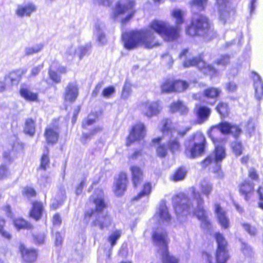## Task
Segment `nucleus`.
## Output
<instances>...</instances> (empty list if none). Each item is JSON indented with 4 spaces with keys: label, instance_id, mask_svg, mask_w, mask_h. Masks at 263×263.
I'll return each mask as SVG.
<instances>
[{
    "label": "nucleus",
    "instance_id": "nucleus-44",
    "mask_svg": "<svg viewBox=\"0 0 263 263\" xmlns=\"http://www.w3.org/2000/svg\"><path fill=\"white\" fill-rule=\"evenodd\" d=\"M122 39L125 48L128 50L132 49V31H123Z\"/></svg>",
    "mask_w": 263,
    "mask_h": 263
},
{
    "label": "nucleus",
    "instance_id": "nucleus-28",
    "mask_svg": "<svg viewBox=\"0 0 263 263\" xmlns=\"http://www.w3.org/2000/svg\"><path fill=\"white\" fill-rule=\"evenodd\" d=\"M222 94V90L220 88L210 86L205 88L202 95L203 97L208 99L217 100Z\"/></svg>",
    "mask_w": 263,
    "mask_h": 263
},
{
    "label": "nucleus",
    "instance_id": "nucleus-42",
    "mask_svg": "<svg viewBox=\"0 0 263 263\" xmlns=\"http://www.w3.org/2000/svg\"><path fill=\"white\" fill-rule=\"evenodd\" d=\"M16 146H18L20 148H22V146L20 145L18 143L14 144L13 146H12V149L5 151L3 153V158L5 160V161L11 162L13 160V158L15 155V152L17 151L16 148Z\"/></svg>",
    "mask_w": 263,
    "mask_h": 263
},
{
    "label": "nucleus",
    "instance_id": "nucleus-46",
    "mask_svg": "<svg viewBox=\"0 0 263 263\" xmlns=\"http://www.w3.org/2000/svg\"><path fill=\"white\" fill-rule=\"evenodd\" d=\"M77 49L73 45L68 46L64 53V57L68 60H72L77 54Z\"/></svg>",
    "mask_w": 263,
    "mask_h": 263
},
{
    "label": "nucleus",
    "instance_id": "nucleus-30",
    "mask_svg": "<svg viewBox=\"0 0 263 263\" xmlns=\"http://www.w3.org/2000/svg\"><path fill=\"white\" fill-rule=\"evenodd\" d=\"M187 174V170L183 166L177 167L170 176V180L173 182H178L184 179Z\"/></svg>",
    "mask_w": 263,
    "mask_h": 263
},
{
    "label": "nucleus",
    "instance_id": "nucleus-23",
    "mask_svg": "<svg viewBox=\"0 0 263 263\" xmlns=\"http://www.w3.org/2000/svg\"><path fill=\"white\" fill-rule=\"evenodd\" d=\"M225 143L226 140L221 142L214 144L215 145L213 150L214 158L216 162H221L226 157Z\"/></svg>",
    "mask_w": 263,
    "mask_h": 263
},
{
    "label": "nucleus",
    "instance_id": "nucleus-52",
    "mask_svg": "<svg viewBox=\"0 0 263 263\" xmlns=\"http://www.w3.org/2000/svg\"><path fill=\"white\" fill-rule=\"evenodd\" d=\"M24 130L26 134L30 136L34 135L35 132V126L34 121L32 119H28L26 120Z\"/></svg>",
    "mask_w": 263,
    "mask_h": 263
},
{
    "label": "nucleus",
    "instance_id": "nucleus-17",
    "mask_svg": "<svg viewBox=\"0 0 263 263\" xmlns=\"http://www.w3.org/2000/svg\"><path fill=\"white\" fill-rule=\"evenodd\" d=\"M127 175L124 173H121L116 179L114 183V192L117 196H122L126 189Z\"/></svg>",
    "mask_w": 263,
    "mask_h": 263
},
{
    "label": "nucleus",
    "instance_id": "nucleus-19",
    "mask_svg": "<svg viewBox=\"0 0 263 263\" xmlns=\"http://www.w3.org/2000/svg\"><path fill=\"white\" fill-rule=\"evenodd\" d=\"M146 134V127L142 122H138L133 125V142L143 140Z\"/></svg>",
    "mask_w": 263,
    "mask_h": 263
},
{
    "label": "nucleus",
    "instance_id": "nucleus-1",
    "mask_svg": "<svg viewBox=\"0 0 263 263\" xmlns=\"http://www.w3.org/2000/svg\"><path fill=\"white\" fill-rule=\"evenodd\" d=\"M171 16L175 18V26L170 25L165 21L154 20L146 28L138 31H133V49L143 46L146 48H153L160 45L159 41L155 33L163 38L166 42H172L180 36V25L184 22L183 13L180 9H174Z\"/></svg>",
    "mask_w": 263,
    "mask_h": 263
},
{
    "label": "nucleus",
    "instance_id": "nucleus-51",
    "mask_svg": "<svg viewBox=\"0 0 263 263\" xmlns=\"http://www.w3.org/2000/svg\"><path fill=\"white\" fill-rule=\"evenodd\" d=\"M159 216L162 220L168 221L171 219V215L168 213V208L165 205L160 207L159 211Z\"/></svg>",
    "mask_w": 263,
    "mask_h": 263
},
{
    "label": "nucleus",
    "instance_id": "nucleus-9",
    "mask_svg": "<svg viewBox=\"0 0 263 263\" xmlns=\"http://www.w3.org/2000/svg\"><path fill=\"white\" fill-rule=\"evenodd\" d=\"M192 207V202L186 194L182 193L175 196L174 209L176 213L178 214L186 213V214H190Z\"/></svg>",
    "mask_w": 263,
    "mask_h": 263
},
{
    "label": "nucleus",
    "instance_id": "nucleus-5",
    "mask_svg": "<svg viewBox=\"0 0 263 263\" xmlns=\"http://www.w3.org/2000/svg\"><path fill=\"white\" fill-rule=\"evenodd\" d=\"M185 31L187 35L192 37L207 36L214 33L209 19L203 15L192 20Z\"/></svg>",
    "mask_w": 263,
    "mask_h": 263
},
{
    "label": "nucleus",
    "instance_id": "nucleus-56",
    "mask_svg": "<svg viewBox=\"0 0 263 263\" xmlns=\"http://www.w3.org/2000/svg\"><path fill=\"white\" fill-rule=\"evenodd\" d=\"M256 193L258 196L259 201L258 206L261 209L263 210V186L259 185L256 190Z\"/></svg>",
    "mask_w": 263,
    "mask_h": 263
},
{
    "label": "nucleus",
    "instance_id": "nucleus-64",
    "mask_svg": "<svg viewBox=\"0 0 263 263\" xmlns=\"http://www.w3.org/2000/svg\"><path fill=\"white\" fill-rule=\"evenodd\" d=\"M23 194L27 198H30L35 196L36 195V192L33 188L27 187L24 189Z\"/></svg>",
    "mask_w": 263,
    "mask_h": 263
},
{
    "label": "nucleus",
    "instance_id": "nucleus-24",
    "mask_svg": "<svg viewBox=\"0 0 263 263\" xmlns=\"http://www.w3.org/2000/svg\"><path fill=\"white\" fill-rule=\"evenodd\" d=\"M214 109L222 119L229 117L231 113L229 104L223 101H219L215 106Z\"/></svg>",
    "mask_w": 263,
    "mask_h": 263
},
{
    "label": "nucleus",
    "instance_id": "nucleus-43",
    "mask_svg": "<svg viewBox=\"0 0 263 263\" xmlns=\"http://www.w3.org/2000/svg\"><path fill=\"white\" fill-rule=\"evenodd\" d=\"M172 78H167L160 85L161 91L163 93H172Z\"/></svg>",
    "mask_w": 263,
    "mask_h": 263
},
{
    "label": "nucleus",
    "instance_id": "nucleus-3",
    "mask_svg": "<svg viewBox=\"0 0 263 263\" xmlns=\"http://www.w3.org/2000/svg\"><path fill=\"white\" fill-rule=\"evenodd\" d=\"M208 142L204 134L200 130L193 133L184 144V154L190 159L202 156L206 152Z\"/></svg>",
    "mask_w": 263,
    "mask_h": 263
},
{
    "label": "nucleus",
    "instance_id": "nucleus-62",
    "mask_svg": "<svg viewBox=\"0 0 263 263\" xmlns=\"http://www.w3.org/2000/svg\"><path fill=\"white\" fill-rule=\"evenodd\" d=\"M49 76L50 78L55 83H59L61 81V77L57 72H55L54 71L51 70V69H49Z\"/></svg>",
    "mask_w": 263,
    "mask_h": 263
},
{
    "label": "nucleus",
    "instance_id": "nucleus-15",
    "mask_svg": "<svg viewBox=\"0 0 263 263\" xmlns=\"http://www.w3.org/2000/svg\"><path fill=\"white\" fill-rule=\"evenodd\" d=\"M141 105L144 110V115L148 118L158 115L161 110L160 103L158 101H146L142 103Z\"/></svg>",
    "mask_w": 263,
    "mask_h": 263
},
{
    "label": "nucleus",
    "instance_id": "nucleus-41",
    "mask_svg": "<svg viewBox=\"0 0 263 263\" xmlns=\"http://www.w3.org/2000/svg\"><path fill=\"white\" fill-rule=\"evenodd\" d=\"M230 147L233 153L236 156H239L242 154L243 147L242 143L240 141H234L231 142Z\"/></svg>",
    "mask_w": 263,
    "mask_h": 263
},
{
    "label": "nucleus",
    "instance_id": "nucleus-59",
    "mask_svg": "<svg viewBox=\"0 0 263 263\" xmlns=\"http://www.w3.org/2000/svg\"><path fill=\"white\" fill-rule=\"evenodd\" d=\"M96 119V116L93 114H89L87 119L83 122L82 126L84 128H87L88 126L92 124Z\"/></svg>",
    "mask_w": 263,
    "mask_h": 263
},
{
    "label": "nucleus",
    "instance_id": "nucleus-29",
    "mask_svg": "<svg viewBox=\"0 0 263 263\" xmlns=\"http://www.w3.org/2000/svg\"><path fill=\"white\" fill-rule=\"evenodd\" d=\"M172 92L180 93L184 91L189 87L185 81L172 78Z\"/></svg>",
    "mask_w": 263,
    "mask_h": 263
},
{
    "label": "nucleus",
    "instance_id": "nucleus-8",
    "mask_svg": "<svg viewBox=\"0 0 263 263\" xmlns=\"http://www.w3.org/2000/svg\"><path fill=\"white\" fill-rule=\"evenodd\" d=\"M214 238L217 244L215 253L216 262V263H226L229 258L228 242L224 236L220 232H216Z\"/></svg>",
    "mask_w": 263,
    "mask_h": 263
},
{
    "label": "nucleus",
    "instance_id": "nucleus-20",
    "mask_svg": "<svg viewBox=\"0 0 263 263\" xmlns=\"http://www.w3.org/2000/svg\"><path fill=\"white\" fill-rule=\"evenodd\" d=\"M168 108L170 112L174 114L178 112L180 115L182 116L186 115L189 111L187 106L183 101L180 100L172 102Z\"/></svg>",
    "mask_w": 263,
    "mask_h": 263
},
{
    "label": "nucleus",
    "instance_id": "nucleus-47",
    "mask_svg": "<svg viewBox=\"0 0 263 263\" xmlns=\"http://www.w3.org/2000/svg\"><path fill=\"white\" fill-rule=\"evenodd\" d=\"M230 58L228 54H222L214 61V64L217 66H226L230 63Z\"/></svg>",
    "mask_w": 263,
    "mask_h": 263
},
{
    "label": "nucleus",
    "instance_id": "nucleus-34",
    "mask_svg": "<svg viewBox=\"0 0 263 263\" xmlns=\"http://www.w3.org/2000/svg\"><path fill=\"white\" fill-rule=\"evenodd\" d=\"M174 130L173 122L171 118H166L161 120L160 131L163 134L171 133Z\"/></svg>",
    "mask_w": 263,
    "mask_h": 263
},
{
    "label": "nucleus",
    "instance_id": "nucleus-22",
    "mask_svg": "<svg viewBox=\"0 0 263 263\" xmlns=\"http://www.w3.org/2000/svg\"><path fill=\"white\" fill-rule=\"evenodd\" d=\"M78 94V87L76 82L69 83L65 88V100L72 102L76 100Z\"/></svg>",
    "mask_w": 263,
    "mask_h": 263
},
{
    "label": "nucleus",
    "instance_id": "nucleus-10",
    "mask_svg": "<svg viewBox=\"0 0 263 263\" xmlns=\"http://www.w3.org/2000/svg\"><path fill=\"white\" fill-rule=\"evenodd\" d=\"M193 113L196 117V123L202 124L209 119L212 109L203 102H200L195 104Z\"/></svg>",
    "mask_w": 263,
    "mask_h": 263
},
{
    "label": "nucleus",
    "instance_id": "nucleus-38",
    "mask_svg": "<svg viewBox=\"0 0 263 263\" xmlns=\"http://www.w3.org/2000/svg\"><path fill=\"white\" fill-rule=\"evenodd\" d=\"M44 46L43 43H39L31 46L26 47L24 49L25 55L29 56L37 53L43 49Z\"/></svg>",
    "mask_w": 263,
    "mask_h": 263
},
{
    "label": "nucleus",
    "instance_id": "nucleus-37",
    "mask_svg": "<svg viewBox=\"0 0 263 263\" xmlns=\"http://www.w3.org/2000/svg\"><path fill=\"white\" fill-rule=\"evenodd\" d=\"M143 176V172L139 167L133 166V183L135 187L141 183Z\"/></svg>",
    "mask_w": 263,
    "mask_h": 263
},
{
    "label": "nucleus",
    "instance_id": "nucleus-50",
    "mask_svg": "<svg viewBox=\"0 0 263 263\" xmlns=\"http://www.w3.org/2000/svg\"><path fill=\"white\" fill-rule=\"evenodd\" d=\"M102 131V128L100 126L95 127L89 133H84L82 137V141L86 142L88 139H90L92 137L94 136L97 134L100 133Z\"/></svg>",
    "mask_w": 263,
    "mask_h": 263
},
{
    "label": "nucleus",
    "instance_id": "nucleus-39",
    "mask_svg": "<svg viewBox=\"0 0 263 263\" xmlns=\"http://www.w3.org/2000/svg\"><path fill=\"white\" fill-rule=\"evenodd\" d=\"M20 94L22 97L28 101H34L37 99V95L36 93L32 92L26 87H22L20 89Z\"/></svg>",
    "mask_w": 263,
    "mask_h": 263
},
{
    "label": "nucleus",
    "instance_id": "nucleus-7",
    "mask_svg": "<svg viewBox=\"0 0 263 263\" xmlns=\"http://www.w3.org/2000/svg\"><path fill=\"white\" fill-rule=\"evenodd\" d=\"M192 195L196 200L197 206L192 210V214L200 221L201 226L204 229H210L212 223L209 219L207 210L205 209L203 199L194 187L192 189Z\"/></svg>",
    "mask_w": 263,
    "mask_h": 263
},
{
    "label": "nucleus",
    "instance_id": "nucleus-14",
    "mask_svg": "<svg viewBox=\"0 0 263 263\" xmlns=\"http://www.w3.org/2000/svg\"><path fill=\"white\" fill-rule=\"evenodd\" d=\"M238 191L245 199L249 200L255 192V184L249 180H244L238 185Z\"/></svg>",
    "mask_w": 263,
    "mask_h": 263
},
{
    "label": "nucleus",
    "instance_id": "nucleus-26",
    "mask_svg": "<svg viewBox=\"0 0 263 263\" xmlns=\"http://www.w3.org/2000/svg\"><path fill=\"white\" fill-rule=\"evenodd\" d=\"M20 250L21 252L23 260L27 262L34 261L37 257L36 250L33 249H28L24 245H20Z\"/></svg>",
    "mask_w": 263,
    "mask_h": 263
},
{
    "label": "nucleus",
    "instance_id": "nucleus-33",
    "mask_svg": "<svg viewBox=\"0 0 263 263\" xmlns=\"http://www.w3.org/2000/svg\"><path fill=\"white\" fill-rule=\"evenodd\" d=\"M43 204L40 202L32 203V208L30 212V216L36 220L40 219L43 212Z\"/></svg>",
    "mask_w": 263,
    "mask_h": 263
},
{
    "label": "nucleus",
    "instance_id": "nucleus-36",
    "mask_svg": "<svg viewBox=\"0 0 263 263\" xmlns=\"http://www.w3.org/2000/svg\"><path fill=\"white\" fill-rule=\"evenodd\" d=\"M104 25L103 24H97L95 26L94 33L97 37V41L100 45H104L106 43L105 35L103 32Z\"/></svg>",
    "mask_w": 263,
    "mask_h": 263
},
{
    "label": "nucleus",
    "instance_id": "nucleus-21",
    "mask_svg": "<svg viewBox=\"0 0 263 263\" xmlns=\"http://www.w3.org/2000/svg\"><path fill=\"white\" fill-rule=\"evenodd\" d=\"M214 212L221 226L224 229L228 228L229 224V219L227 217L226 212L219 203H216L214 204Z\"/></svg>",
    "mask_w": 263,
    "mask_h": 263
},
{
    "label": "nucleus",
    "instance_id": "nucleus-60",
    "mask_svg": "<svg viewBox=\"0 0 263 263\" xmlns=\"http://www.w3.org/2000/svg\"><path fill=\"white\" fill-rule=\"evenodd\" d=\"M115 92V87L111 86L104 88L102 92V95L103 97L107 98L110 97Z\"/></svg>",
    "mask_w": 263,
    "mask_h": 263
},
{
    "label": "nucleus",
    "instance_id": "nucleus-35",
    "mask_svg": "<svg viewBox=\"0 0 263 263\" xmlns=\"http://www.w3.org/2000/svg\"><path fill=\"white\" fill-rule=\"evenodd\" d=\"M152 191V185L149 182H145L142 185L141 190L134 197L133 201H138L142 198L148 196Z\"/></svg>",
    "mask_w": 263,
    "mask_h": 263
},
{
    "label": "nucleus",
    "instance_id": "nucleus-32",
    "mask_svg": "<svg viewBox=\"0 0 263 263\" xmlns=\"http://www.w3.org/2000/svg\"><path fill=\"white\" fill-rule=\"evenodd\" d=\"M45 135L48 143L53 144L57 142L59 133L57 128L48 127L46 128Z\"/></svg>",
    "mask_w": 263,
    "mask_h": 263
},
{
    "label": "nucleus",
    "instance_id": "nucleus-12",
    "mask_svg": "<svg viewBox=\"0 0 263 263\" xmlns=\"http://www.w3.org/2000/svg\"><path fill=\"white\" fill-rule=\"evenodd\" d=\"M131 0H119L116 3L114 9V19H117L120 15H123L132 12Z\"/></svg>",
    "mask_w": 263,
    "mask_h": 263
},
{
    "label": "nucleus",
    "instance_id": "nucleus-18",
    "mask_svg": "<svg viewBox=\"0 0 263 263\" xmlns=\"http://www.w3.org/2000/svg\"><path fill=\"white\" fill-rule=\"evenodd\" d=\"M252 79L254 97L257 101H260L263 99V82L260 77L255 72H252Z\"/></svg>",
    "mask_w": 263,
    "mask_h": 263
},
{
    "label": "nucleus",
    "instance_id": "nucleus-63",
    "mask_svg": "<svg viewBox=\"0 0 263 263\" xmlns=\"http://www.w3.org/2000/svg\"><path fill=\"white\" fill-rule=\"evenodd\" d=\"M43 63L33 66L31 69V76L35 77L37 76L43 69Z\"/></svg>",
    "mask_w": 263,
    "mask_h": 263
},
{
    "label": "nucleus",
    "instance_id": "nucleus-2",
    "mask_svg": "<svg viewBox=\"0 0 263 263\" xmlns=\"http://www.w3.org/2000/svg\"><path fill=\"white\" fill-rule=\"evenodd\" d=\"M95 204V209L87 211L85 214L86 219H92V224L103 230L111 224V217L104 211L106 205L104 202L103 193L101 190H97L91 197Z\"/></svg>",
    "mask_w": 263,
    "mask_h": 263
},
{
    "label": "nucleus",
    "instance_id": "nucleus-27",
    "mask_svg": "<svg viewBox=\"0 0 263 263\" xmlns=\"http://www.w3.org/2000/svg\"><path fill=\"white\" fill-rule=\"evenodd\" d=\"M36 10L35 5L32 3H28L25 5H19L15 11L16 14L20 17L29 16Z\"/></svg>",
    "mask_w": 263,
    "mask_h": 263
},
{
    "label": "nucleus",
    "instance_id": "nucleus-45",
    "mask_svg": "<svg viewBox=\"0 0 263 263\" xmlns=\"http://www.w3.org/2000/svg\"><path fill=\"white\" fill-rule=\"evenodd\" d=\"M14 226L17 229H31L32 228V226L22 218L16 219L13 221Z\"/></svg>",
    "mask_w": 263,
    "mask_h": 263
},
{
    "label": "nucleus",
    "instance_id": "nucleus-48",
    "mask_svg": "<svg viewBox=\"0 0 263 263\" xmlns=\"http://www.w3.org/2000/svg\"><path fill=\"white\" fill-rule=\"evenodd\" d=\"M121 230H116L109 236L108 241L110 243L111 248L116 245L117 241L121 236Z\"/></svg>",
    "mask_w": 263,
    "mask_h": 263
},
{
    "label": "nucleus",
    "instance_id": "nucleus-13",
    "mask_svg": "<svg viewBox=\"0 0 263 263\" xmlns=\"http://www.w3.org/2000/svg\"><path fill=\"white\" fill-rule=\"evenodd\" d=\"M221 133L224 135H231L234 138L237 139L242 133L239 125L227 121L221 122Z\"/></svg>",
    "mask_w": 263,
    "mask_h": 263
},
{
    "label": "nucleus",
    "instance_id": "nucleus-11",
    "mask_svg": "<svg viewBox=\"0 0 263 263\" xmlns=\"http://www.w3.org/2000/svg\"><path fill=\"white\" fill-rule=\"evenodd\" d=\"M152 239L155 245L163 247L164 250L168 249V238L166 230L157 228L152 233Z\"/></svg>",
    "mask_w": 263,
    "mask_h": 263
},
{
    "label": "nucleus",
    "instance_id": "nucleus-49",
    "mask_svg": "<svg viewBox=\"0 0 263 263\" xmlns=\"http://www.w3.org/2000/svg\"><path fill=\"white\" fill-rule=\"evenodd\" d=\"M213 190V185L210 182H205L200 184V190L201 193L208 197L211 194Z\"/></svg>",
    "mask_w": 263,
    "mask_h": 263
},
{
    "label": "nucleus",
    "instance_id": "nucleus-4",
    "mask_svg": "<svg viewBox=\"0 0 263 263\" xmlns=\"http://www.w3.org/2000/svg\"><path fill=\"white\" fill-rule=\"evenodd\" d=\"M162 137L158 136L152 139V143L156 145V153L161 158L168 155V152L172 155L180 153L182 148V143L177 137L171 136L165 143H162Z\"/></svg>",
    "mask_w": 263,
    "mask_h": 263
},
{
    "label": "nucleus",
    "instance_id": "nucleus-16",
    "mask_svg": "<svg viewBox=\"0 0 263 263\" xmlns=\"http://www.w3.org/2000/svg\"><path fill=\"white\" fill-rule=\"evenodd\" d=\"M27 71L26 69H19L10 72L5 77V82L8 86L17 85L21 79L22 76Z\"/></svg>",
    "mask_w": 263,
    "mask_h": 263
},
{
    "label": "nucleus",
    "instance_id": "nucleus-31",
    "mask_svg": "<svg viewBox=\"0 0 263 263\" xmlns=\"http://www.w3.org/2000/svg\"><path fill=\"white\" fill-rule=\"evenodd\" d=\"M214 163H217L218 162L215 161V159L213 156L211 155H209L201 162V164L203 168H206ZM213 172L218 175L221 174L222 171L220 167V165L219 164H216V166L215 168L213 169Z\"/></svg>",
    "mask_w": 263,
    "mask_h": 263
},
{
    "label": "nucleus",
    "instance_id": "nucleus-55",
    "mask_svg": "<svg viewBox=\"0 0 263 263\" xmlns=\"http://www.w3.org/2000/svg\"><path fill=\"white\" fill-rule=\"evenodd\" d=\"M208 0H192L190 5L191 6H195L203 10L208 3Z\"/></svg>",
    "mask_w": 263,
    "mask_h": 263
},
{
    "label": "nucleus",
    "instance_id": "nucleus-40",
    "mask_svg": "<svg viewBox=\"0 0 263 263\" xmlns=\"http://www.w3.org/2000/svg\"><path fill=\"white\" fill-rule=\"evenodd\" d=\"M162 263H179V260L175 256L171 254L168 249L164 250L162 254Z\"/></svg>",
    "mask_w": 263,
    "mask_h": 263
},
{
    "label": "nucleus",
    "instance_id": "nucleus-25",
    "mask_svg": "<svg viewBox=\"0 0 263 263\" xmlns=\"http://www.w3.org/2000/svg\"><path fill=\"white\" fill-rule=\"evenodd\" d=\"M219 130L221 133V122L218 124L213 125L210 127L206 132L208 136L211 139L213 144L221 142L225 140L223 138H218Z\"/></svg>",
    "mask_w": 263,
    "mask_h": 263
},
{
    "label": "nucleus",
    "instance_id": "nucleus-6",
    "mask_svg": "<svg viewBox=\"0 0 263 263\" xmlns=\"http://www.w3.org/2000/svg\"><path fill=\"white\" fill-rule=\"evenodd\" d=\"M183 65L185 67L195 66L205 76L212 79L218 76L219 72L213 64L208 63L204 60L203 53H200L197 57L191 59H187L183 62Z\"/></svg>",
    "mask_w": 263,
    "mask_h": 263
},
{
    "label": "nucleus",
    "instance_id": "nucleus-57",
    "mask_svg": "<svg viewBox=\"0 0 263 263\" xmlns=\"http://www.w3.org/2000/svg\"><path fill=\"white\" fill-rule=\"evenodd\" d=\"M248 176L252 180L258 181L259 179V175L258 172L254 167H251L248 170Z\"/></svg>",
    "mask_w": 263,
    "mask_h": 263
},
{
    "label": "nucleus",
    "instance_id": "nucleus-54",
    "mask_svg": "<svg viewBox=\"0 0 263 263\" xmlns=\"http://www.w3.org/2000/svg\"><path fill=\"white\" fill-rule=\"evenodd\" d=\"M132 83L129 80H127L125 83L122 93V97L126 99L130 95Z\"/></svg>",
    "mask_w": 263,
    "mask_h": 263
},
{
    "label": "nucleus",
    "instance_id": "nucleus-53",
    "mask_svg": "<svg viewBox=\"0 0 263 263\" xmlns=\"http://www.w3.org/2000/svg\"><path fill=\"white\" fill-rule=\"evenodd\" d=\"M241 226L250 235L254 236L257 234V230L255 227L246 222L242 223Z\"/></svg>",
    "mask_w": 263,
    "mask_h": 263
},
{
    "label": "nucleus",
    "instance_id": "nucleus-61",
    "mask_svg": "<svg viewBox=\"0 0 263 263\" xmlns=\"http://www.w3.org/2000/svg\"><path fill=\"white\" fill-rule=\"evenodd\" d=\"M5 221L4 219L0 218V233L5 238L9 240L11 239V235L7 231H4L3 229V226H4Z\"/></svg>",
    "mask_w": 263,
    "mask_h": 263
},
{
    "label": "nucleus",
    "instance_id": "nucleus-58",
    "mask_svg": "<svg viewBox=\"0 0 263 263\" xmlns=\"http://www.w3.org/2000/svg\"><path fill=\"white\" fill-rule=\"evenodd\" d=\"M48 150L46 151V153H44L43 154L41 160V166L40 167L44 170L46 169L47 166L48 165L49 162V159L48 156Z\"/></svg>",
    "mask_w": 263,
    "mask_h": 263
}]
</instances>
